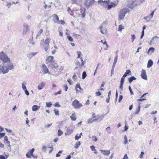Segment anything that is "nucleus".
Instances as JSON below:
<instances>
[{"label":"nucleus","instance_id":"1","mask_svg":"<svg viewBox=\"0 0 159 159\" xmlns=\"http://www.w3.org/2000/svg\"><path fill=\"white\" fill-rule=\"evenodd\" d=\"M13 65L12 63L10 64L6 63H0V74H5L9 72V70L14 69Z\"/></svg>","mask_w":159,"mask_h":159},{"label":"nucleus","instance_id":"2","mask_svg":"<svg viewBox=\"0 0 159 159\" xmlns=\"http://www.w3.org/2000/svg\"><path fill=\"white\" fill-rule=\"evenodd\" d=\"M0 59L3 61L2 63L9 64H10V63H12L7 57L6 53L3 52H1L0 53Z\"/></svg>","mask_w":159,"mask_h":159},{"label":"nucleus","instance_id":"3","mask_svg":"<svg viewBox=\"0 0 159 159\" xmlns=\"http://www.w3.org/2000/svg\"><path fill=\"white\" fill-rule=\"evenodd\" d=\"M107 24V21H104L101 25L99 27L101 30V33L103 34H107V29L106 28V25Z\"/></svg>","mask_w":159,"mask_h":159},{"label":"nucleus","instance_id":"4","mask_svg":"<svg viewBox=\"0 0 159 159\" xmlns=\"http://www.w3.org/2000/svg\"><path fill=\"white\" fill-rule=\"evenodd\" d=\"M30 29L29 25L27 24L24 23L23 24V29L22 32V35L24 36L26 35L30 32Z\"/></svg>","mask_w":159,"mask_h":159},{"label":"nucleus","instance_id":"5","mask_svg":"<svg viewBox=\"0 0 159 159\" xmlns=\"http://www.w3.org/2000/svg\"><path fill=\"white\" fill-rule=\"evenodd\" d=\"M72 105L75 109H78L83 106L81 103L76 99H75L72 102Z\"/></svg>","mask_w":159,"mask_h":159},{"label":"nucleus","instance_id":"6","mask_svg":"<svg viewBox=\"0 0 159 159\" xmlns=\"http://www.w3.org/2000/svg\"><path fill=\"white\" fill-rule=\"evenodd\" d=\"M41 69L43 73L50 74V73L49 72L48 69L44 64L42 65Z\"/></svg>","mask_w":159,"mask_h":159},{"label":"nucleus","instance_id":"7","mask_svg":"<svg viewBox=\"0 0 159 159\" xmlns=\"http://www.w3.org/2000/svg\"><path fill=\"white\" fill-rule=\"evenodd\" d=\"M109 1H102V0H99L98 2L99 4L102 5L105 8H107L108 5Z\"/></svg>","mask_w":159,"mask_h":159},{"label":"nucleus","instance_id":"8","mask_svg":"<svg viewBox=\"0 0 159 159\" xmlns=\"http://www.w3.org/2000/svg\"><path fill=\"white\" fill-rule=\"evenodd\" d=\"M137 5V2L136 1H132V2H129L128 4V7L132 9Z\"/></svg>","mask_w":159,"mask_h":159},{"label":"nucleus","instance_id":"9","mask_svg":"<svg viewBox=\"0 0 159 159\" xmlns=\"http://www.w3.org/2000/svg\"><path fill=\"white\" fill-rule=\"evenodd\" d=\"M127 12V11H120L119 14V18L120 20H123L125 16V14Z\"/></svg>","mask_w":159,"mask_h":159},{"label":"nucleus","instance_id":"10","mask_svg":"<svg viewBox=\"0 0 159 159\" xmlns=\"http://www.w3.org/2000/svg\"><path fill=\"white\" fill-rule=\"evenodd\" d=\"M159 38L157 36H155L153 37L152 40H151L150 42V44L151 45L152 44H154L157 42Z\"/></svg>","mask_w":159,"mask_h":159},{"label":"nucleus","instance_id":"11","mask_svg":"<svg viewBox=\"0 0 159 159\" xmlns=\"http://www.w3.org/2000/svg\"><path fill=\"white\" fill-rule=\"evenodd\" d=\"M141 78L145 80H147V77L146 74L145 70L142 69V73L141 75Z\"/></svg>","mask_w":159,"mask_h":159},{"label":"nucleus","instance_id":"12","mask_svg":"<svg viewBox=\"0 0 159 159\" xmlns=\"http://www.w3.org/2000/svg\"><path fill=\"white\" fill-rule=\"evenodd\" d=\"M94 0H87L85 2V4L87 7H89L94 2Z\"/></svg>","mask_w":159,"mask_h":159},{"label":"nucleus","instance_id":"13","mask_svg":"<svg viewBox=\"0 0 159 159\" xmlns=\"http://www.w3.org/2000/svg\"><path fill=\"white\" fill-rule=\"evenodd\" d=\"M53 21L55 22L58 24H60V20L59 18L57 16L56 14H54L53 15Z\"/></svg>","mask_w":159,"mask_h":159},{"label":"nucleus","instance_id":"14","mask_svg":"<svg viewBox=\"0 0 159 159\" xmlns=\"http://www.w3.org/2000/svg\"><path fill=\"white\" fill-rule=\"evenodd\" d=\"M103 117L104 116L103 115H101V116L99 115H98L96 116V118L94 119V120L97 121H100L102 120Z\"/></svg>","mask_w":159,"mask_h":159},{"label":"nucleus","instance_id":"15","mask_svg":"<svg viewBox=\"0 0 159 159\" xmlns=\"http://www.w3.org/2000/svg\"><path fill=\"white\" fill-rule=\"evenodd\" d=\"M154 11L152 12L148 16L145 17L144 19L146 20H147L148 21L149 20H150L152 18L154 14Z\"/></svg>","mask_w":159,"mask_h":159},{"label":"nucleus","instance_id":"16","mask_svg":"<svg viewBox=\"0 0 159 159\" xmlns=\"http://www.w3.org/2000/svg\"><path fill=\"white\" fill-rule=\"evenodd\" d=\"M116 6V4L113 2H111L109 1L107 8L108 9H110L112 7H115Z\"/></svg>","mask_w":159,"mask_h":159},{"label":"nucleus","instance_id":"17","mask_svg":"<svg viewBox=\"0 0 159 159\" xmlns=\"http://www.w3.org/2000/svg\"><path fill=\"white\" fill-rule=\"evenodd\" d=\"M50 66L52 68H56L58 67V66L57 63L53 62L50 64Z\"/></svg>","mask_w":159,"mask_h":159},{"label":"nucleus","instance_id":"18","mask_svg":"<svg viewBox=\"0 0 159 159\" xmlns=\"http://www.w3.org/2000/svg\"><path fill=\"white\" fill-rule=\"evenodd\" d=\"M51 39L49 38H47L44 41V44L45 46L48 47L49 44L50 42Z\"/></svg>","mask_w":159,"mask_h":159},{"label":"nucleus","instance_id":"19","mask_svg":"<svg viewBox=\"0 0 159 159\" xmlns=\"http://www.w3.org/2000/svg\"><path fill=\"white\" fill-rule=\"evenodd\" d=\"M153 64V62L150 59L148 62L147 67L148 68H149L152 66Z\"/></svg>","mask_w":159,"mask_h":159},{"label":"nucleus","instance_id":"20","mask_svg":"<svg viewBox=\"0 0 159 159\" xmlns=\"http://www.w3.org/2000/svg\"><path fill=\"white\" fill-rule=\"evenodd\" d=\"M45 86V83L43 82H41L38 87L39 90L42 89Z\"/></svg>","mask_w":159,"mask_h":159},{"label":"nucleus","instance_id":"21","mask_svg":"<svg viewBox=\"0 0 159 159\" xmlns=\"http://www.w3.org/2000/svg\"><path fill=\"white\" fill-rule=\"evenodd\" d=\"M40 108V106L36 105H34L32 107V110L33 111H37Z\"/></svg>","mask_w":159,"mask_h":159},{"label":"nucleus","instance_id":"22","mask_svg":"<svg viewBox=\"0 0 159 159\" xmlns=\"http://www.w3.org/2000/svg\"><path fill=\"white\" fill-rule=\"evenodd\" d=\"M155 50V48L153 47H151L150 48L148 52V54H151Z\"/></svg>","mask_w":159,"mask_h":159},{"label":"nucleus","instance_id":"23","mask_svg":"<svg viewBox=\"0 0 159 159\" xmlns=\"http://www.w3.org/2000/svg\"><path fill=\"white\" fill-rule=\"evenodd\" d=\"M136 78L134 76H132L131 77L129 78L128 80L129 83L130 84L133 81L136 80Z\"/></svg>","mask_w":159,"mask_h":159},{"label":"nucleus","instance_id":"24","mask_svg":"<svg viewBox=\"0 0 159 159\" xmlns=\"http://www.w3.org/2000/svg\"><path fill=\"white\" fill-rule=\"evenodd\" d=\"M131 71L129 70H126V72L123 75V77H125L128 75L129 74L131 75Z\"/></svg>","mask_w":159,"mask_h":159},{"label":"nucleus","instance_id":"25","mask_svg":"<svg viewBox=\"0 0 159 159\" xmlns=\"http://www.w3.org/2000/svg\"><path fill=\"white\" fill-rule=\"evenodd\" d=\"M100 151L101 152H102L103 151L104 152H105L103 153V154L106 156L108 155L110 153V151L109 150H101Z\"/></svg>","mask_w":159,"mask_h":159},{"label":"nucleus","instance_id":"26","mask_svg":"<svg viewBox=\"0 0 159 159\" xmlns=\"http://www.w3.org/2000/svg\"><path fill=\"white\" fill-rule=\"evenodd\" d=\"M54 57L52 56H49L47 59V60L49 62H51L53 59Z\"/></svg>","mask_w":159,"mask_h":159},{"label":"nucleus","instance_id":"27","mask_svg":"<svg viewBox=\"0 0 159 159\" xmlns=\"http://www.w3.org/2000/svg\"><path fill=\"white\" fill-rule=\"evenodd\" d=\"M43 30L42 29H41L38 32L37 34L36 35V39H37L38 38L40 35L42 33Z\"/></svg>","mask_w":159,"mask_h":159},{"label":"nucleus","instance_id":"28","mask_svg":"<svg viewBox=\"0 0 159 159\" xmlns=\"http://www.w3.org/2000/svg\"><path fill=\"white\" fill-rule=\"evenodd\" d=\"M71 119L73 121H75L76 119V117H75V114H72V115L70 116Z\"/></svg>","mask_w":159,"mask_h":159},{"label":"nucleus","instance_id":"29","mask_svg":"<svg viewBox=\"0 0 159 159\" xmlns=\"http://www.w3.org/2000/svg\"><path fill=\"white\" fill-rule=\"evenodd\" d=\"M22 88L24 90L26 89V87L25 85H26V83L25 82H23L22 83Z\"/></svg>","mask_w":159,"mask_h":159},{"label":"nucleus","instance_id":"30","mask_svg":"<svg viewBox=\"0 0 159 159\" xmlns=\"http://www.w3.org/2000/svg\"><path fill=\"white\" fill-rule=\"evenodd\" d=\"M140 106H139L136 110V111L135 112V114H138L139 112L140 111Z\"/></svg>","mask_w":159,"mask_h":159},{"label":"nucleus","instance_id":"31","mask_svg":"<svg viewBox=\"0 0 159 159\" xmlns=\"http://www.w3.org/2000/svg\"><path fill=\"white\" fill-rule=\"evenodd\" d=\"M80 142L79 141H78L75 144V148L76 149L78 148L80 146Z\"/></svg>","mask_w":159,"mask_h":159},{"label":"nucleus","instance_id":"32","mask_svg":"<svg viewBox=\"0 0 159 159\" xmlns=\"http://www.w3.org/2000/svg\"><path fill=\"white\" fill-rule=\"evenodd\" d=\"M73 132V130L71 129H68V131L67 132V133H65V135H66V134H67L68 135L70 134L71 133Z\"/></svg>","mask_w":159,"mask_h":159},{"label":"nucleus","instance_id":"33","mask_svg":"<svg viewBox=\"0 0 159 159\" xmlns=\"http://www.w3.org/2000/svg\"><path fill=\"white\" fill-rule=\"evenodd\" d=\"M75 88H79L80 90L81 91H80V92L81 93H82V92L83 89H81V88L80 87L79 84H77L76 85Z\"/></svg>","mask_w":159,"mask_h":159},{"label":"nucleus","instance_id":"34","mask_svg":"<svg viewBox=\"0 0 159 159\" xmlns=\"http://www.w3.org/2000/svg\"><path fill=\"white\" fill-rule=\"evenodd\" d=\"M4 139L5 141H6V143L9 144L10 143V142L8 140L7 137V136H5L4 137Z\"/></svg>","mask_w":159,"mask_h":159},{"label":"nucleus","instance_id":"35","mask_svg":"<svg viewBox=\"0 0 159 159\" xmlns=\"http://www.w3.org/2000/svg\"><path fill=\"white\" fill-rule=\"evenodd\" d=\"M95 121V120H94V119H89L88 120V123L90 124L92 123L93 121Z\"/></svg>","mask_w":159,"mask_h":159},{"label":"nucleus","instance_id":"36","mask_svg":"<svg viewBox=\"0 0 159 159\" xmlns=\"http://www.w3.org/2000/svg\"><path fill=\"white\" fill-rule=\"evenodd\" d=\"M86 73L85 71H84L82 73V79H84L86 76Z\"/></svg>","mask_w":159,"mask_h":159},{"label":"nucleus","instance_id":"37","mask_svg":"<svg viewBox=\"0 0 159 159\" xmlns=\"http://www.w3.org/2000/svg\"><path fill=\"white\" fill-rule=\"evenodd\" d=\"M34 151V148H33L29 152V154L30 155L32 156L33 155V153Z\"/></svg>","mask_w":159,"mask_h":159},{"label":"nucleus","instance_id":"38","mask_svg":"<svg viewBox=\"0 0 159 159\" xmlns=\"http://www.w3.org/2000/svg\"><path fill=\"white\" fill-rule=\"evenodd\" d=\"M13 4H15V3L14 2H13L12 3L7 2V6L8 7H11V5Z\"/></svg>","mask_w":159,"mask_h":159},{"label":"nucleus","instance_id":"39","mask_svg":"<svg viewBox=\"0 0 159 159\" xmlns=\"http://www.w3.org/2000/svg\"><path fill=\"white\" fill-rule=\"evenodd\" d=\"M106 130L108 134H110L111 133V132L110 130V127L109 126L106 129Z\"/></svg>","mask_w":159,"mask_h":159},{"label":"nucleus","instance_id":"40","mask_svg":"<svg viewBox=\"0 0 159 159\" xmlns=\"http://www.w3.org/2000/svg\"><path fill=\"white\" fill-rule=\"evenodd\" d=\"M124 139L125 140L124 144H126L128 143V140L127 136L126 135H125L124 137Z\"/></svg>","mask_w":159,"mask_h":159},{"label":"nucleus","instance_id":"41","mask_svg":"<svg viewBox=\"0 0 159 159\" xmlns=\"http://www.w3.org/2000/svg\"><path fill=\"white\" fill-rule=\"evenodd\" d=\"M83 11H81V12L82 13V17L84 18L85 16V11H83Z\"/></svg>","mask_w":159,"mask_h":159},{"label":"nucleus","instance_id":"42","mask_svg":"<svg viewBox=\"0 0 159 159\" xmlns=\"http://www.w3.org/2000/svg\"><path fill=\"white\" fill-rule=\"evenodd\" d=\"M78 134H76L75 136V139L76 140H78L80 138H81L80 135H79L78 136Z\"/></svg>","mask_w":159,"mask_h":159},{"label":"nucleus","instance_id":"43","mask_svg":"<svg viewBox=\"0 0 159 159\" xmlns=\"http://www.w3.org/2000/svg\"><path fill=\"white\" fill-rule=\"evenodd\" d=\"M118 56H116L114 61L113 64H116L118 59Z\"/></svg>","mask_w":159,"mask_h":159},{"label":"nucleus","instance_id":"44","mask_svg":"<svg viewBox=\"0 0 159 159\" xmlns=\"http://www.w3.org/2000/svg\"><path fill=\"white\" fill-rule=\"evenodd\" d=\"M58 135L59 136H60L63 133V132H62V131L60 129H59L58 130Z\"/></svg>","mask_w":159,"mask_h":159},{"label":"nucleus","instance_id":"45","mask_svg":"<svg viewBox=\"0 0 159 159\" xmlns=\"http://www.w3.org/2000/svg\"><path fill=\"white\" fill-rule=\"evenodd\" d=\"M74 2L77 4L80 3L81 2V0H73Z\"/></svg>","mask_w":159,"mask_h":159},{"label":"nucleus","instance_id":"46","mask_svg":"<svg viewBox=\"0 0 159 159\" xmlns=\"http://www.w3.org/2000/svg\"><path fill=\"white\" fill-rule=\"evenodd\" d=\"M55 112V114L56 116H58L59 115V111L55 109L54 110Z\"/></svg>","mask_w":159,"mask_h":159},{"label":"nucleus","instance_id":"47","mask_svg":"<svg viewBox=\"0 0 159 159\" xmlns=\"http://www.w3.org/2000/svg\"><path fill=\"white\" fill-rule=\"evenodd\" d=\"M52 105V104L51 103V102L46 103V105L47 106L49 107H50Z\"/></svg>","mask_w":159,"mask_h":159},{"label":"nucleus","instance_id":"48","mask_svg":"<svg viewBox=\"0 0 159 159\" xmlns=\"http://www.w3.org/2000/svg\"><path fill=\"white\" fill-rule=\"evenodd\" d=\"M123 29V26L122 25H120L119 26L118 30L119 31H121Z\"/></svg>","mask_w":159,"mask_h":159},{"label":"nucleus","instance_id":"49","mask_svg":"<svg viewBox=\"0 0 159 159\" xmlns=\"http://www.w3.org/2000/svg\"><path fill=\"white\" fill-rule=\"evenodd\" d=\"M129 89L130 91V94L131 95H134V93H133V92L132 91V90L131 88V87L130 86H129Z\"/></svg>","mask_w":159,"mask_h":159},{"label":"nucleus","instance_id":"50","mask_svg":"<svg viewBox=\"0 0 159 159\" xmlns=\"http://www.w3.org/2000/svg\"><path fill=\"white\" fill-rule=\"evenodd\" d=\"M125 77H123H123L121 78V80H120V84H124V81H125V78H124Z\"/></svg>","mask_w":159,"mask_h":159},{"label":"nucleus","instance_id":"51","mask_svg":"<svg viewBox=\"0 0 159 159\" xmlns=\"http://www.w3.org/2000/svg\"><path fill=\"white\" fill-rule=\"evenodd\" d=\"M54 106L55 107H60L61 106L60 105H59V102H56L54 104Z\"/></svg>","mask_w":159,"mask_h":159},{"label":"nucleus","instance_id":"52","mask_svg":"<svg viewBox=\"0 0 159 159\" xmlns=\"http://www.w3.org/2000/svg\"><path fill=\"white\" fill-rule=\"evenodd\" d=\"M75 64L77 66H80L81 65L80 62L79 61H76Z\"/></svg>","mask_w":159,"mask_h":159},{"label":"nucleus","instance_id":"53","mask_svg":"<svg viewBox=\"0 0 159 159\" xmlns=\"http://www.w3.org/2000/svg\"><path fill=\"white\" fill-rule=\"evenodd\" d=\"M144 154V152H141V154L139 156V158H143V155Z\"/></svg>","mask_w":159,"mask_h":159},{"label":"nucleus","instance_id":"54","mask_svg":"<svg viewBox=\"0 0 159 159\" xmlns=\"http://www.w3.org/2000/svg\"><path fill=\"white\" fill-rule=\"evenodd\" d=\"M67 38L70 41L72 42L73 41V38L71 36H68Z\"/></svg>","mask_w":159,"mask_h":159},{"label":"nucleus","instance_id":"55","mask_svg":"<svg viewBox=\"0 0 159 159\" xmlns=\"http://www.w3.org/2000/svg\"><path fill=\"white\" fill-rule=\"evenodd\" d=\"M81 54V52L80 51H78L77 52V54L78 55V57H77V59L78 58H79L80 56V55Z\"/></svg>","mask_w":159,"mask_h":159},{"label":"nucleus","instance_id":"56","mask_svg":"<svg viewBox=\"0 0 159 159\" xmlns=\"http://www.w3.org/2000/svg\"><path fill=\"white\" fill-rule=\"evenodd\" d=\"M63 88L64 89L65 91H67V90L68 89V87L67 86V84H65L64 85Z\"/></svg>","mask_w":159,"mask_h":159},{"label":"nucleus","instance_id":"57","mask_svg":"<svg viewBox=\"0 0 159 159\" xmlns=\"http://www.w3.org/2000/svg\"><path fill=\"white\" fill-rule=\"evenodd\" d=\"M72 78L74 80H75L77 79V76L75 74H74L73 75Z\"/></svg>","mask_w":159,"mask_h":159},{"label":"nucleus","instance_id":"58","mask_svg":"<svg viewBox=\"0 0 159 159\" xmlns=\"http://www.w3.org/2000/svg\"><path fill=\"white\" fill-rule=\"evenodd\" d=\"M90 148L91 149V150L93 151H96V150L95 149V147L93 145H92L90 147Z\"/></svg>","mask_w":159,"mask_h":159},{"label":"nucleus","instance_id":"59","mask_svg":"<svg viewBox=\"0 0 159 159\" xmlns=\"http://www.w3.org/2000/svg\"><path fill=\"white\" fill-rule=\"evenodd\" d=\"M131 37H132V42H133V41H134V40L135 39V36L133 34V35H131Z\"/></svg>","mask_w":159,"mask_h":159},{"label":"nucleus","instance_id":"60","mask_svg":"<svg viewBox=\"0 0 159 159\" xmlns=\"http://www.w3.org/2000/svg\"><path fill=\"white\" fill-rule=\"evenodd\" d=\"M46 149H47V147L45 146H43L42 148V149L45 152L46 151Z\"/></svg>","mask_w":159,"mask_h":159},{"label":"nucleus","instance_id":"61","mask_svg":"<svg viewBox=\"0 0 159 159\" xmlns=\"http://www.w3.org/2000/svg\"><path fill=\"white\" fill-rule=\"evenodd\" d=\"M5 135L4 133H0V139L4 136Z\"/></svg>","mask_w":159,"mask_h":159},{"label":"nucleus","instance_id":"62","mask_svg":"<svg viewBox=\"0 0 159 159\" xmlns=\"http://www.w3.org/2000/svg\"><path fill=\"white\" fill-rule=\"evenodd\" d=\"M95 93L96 96H100L101 95L100 92L99 91L96 92Z\"/></svg>","mask_w":159,"mask_h":159},{"label":"nucleus","instance_id":"63","mask_svg":"<svg viewBox=\"0 0 159 159\" xmlns=\"http://www.w3.org/2000/svg\"><path fill=\"white\" fill-rule=\"evenodd\" d=\"M122 98H123L122 96L120 95L119 96V101H118L119 102H121V101L122 99Z\"/></svg>","mask_w":159,"mask_h":159},{"label":"nucleus","instance_id":"64","mask_svg":"<svg viewBox=\"0 0 159 159\" xmlns=\"http://www.w3.org/2000/svg\"><path fill=\"white\" fill-rule=\"evenodd\" d=\"M128 157L127 155V154H125L123 157V159H128Z\"/></svg>","mask_w":159,"mask_h":159}]
</instances>
